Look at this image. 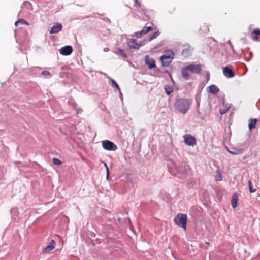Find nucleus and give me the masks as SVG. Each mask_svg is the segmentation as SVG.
<instances>
[{
    "mask_svg": "<svg viewBox=\"0 0 260 260\" xmlns=\"http://www.w3.org/2000/svg\"><path fill=\"white\" fill-rule=\"evenodd\" d=\"M110 80L111 82V85L113 87H115L117 89H118L119 91L120 94L121 95H122V93L120 91V87H119V85H118V84L116 83V82L112 78H110Z\"/></svg>",
    "mask_w": 260,
    "mask_h": 260,
    "instance_id": "obj_22",
    "label": "nucleus"
},
{
    "mask_svg": "<svg viewBox=\"0 0 260 260\" xmlns=\"http://www.w3.org/2000/svg\"><path fill=\"white\" fill-rule=\"evenodd\" d=\"M59 52L61 54L63 55H69L73 52V48L71 46H66L62 47Z\"/></svg>",
    "mask_w": 260,
    "mask_h": 260,
    "instance_id": "obj_10",
    "label": "nucleus"
},
{
    "mask_svg": "<svg viewBox=\"0 0 260 260\" xmlns=\"http://www.w3.org/2000/svg\"><path fill=\"white\" fill-rule=\"evenodd\" d=\"M209 77H210L209 74V73H208V74H207V76H206V78H207L208 80H209Z\"/></svg>",
    "mask_w": 260,
    "mask_h": 260,
    "instance_id": "obj_39",
    "label": "nucleus"
},
{
    "mask_svg": "<svg viewBox=\"0 0 260 260\" xmlns=\"http://www.w3.org/2000/svg\"><path fill=\"white\" fill-rule=\"evenodd\" d=\"M103 148L108 151H115L117 149V146L112 142L109 140L102 141Z\"/></svg>",
    "mask_w": 260,
    "mask_h": 260,
    "instance_id": "obj_6",
    "label": "nucleus"
},
{
    "mask_svg": "<svg viewBox=\"0 0 260 260\" xmlns=\"http://www.w3.org/2000/svg\"><path fill=\"white\" fill-rule=\"evenodd\" d=\"M238 201V196L234 193L232 197L231 205L233 208H235L237 206V202Z\"/></svg>",
    "mask_w": 260,
    "mask_h": 260,
    "instance_id": "obj_18",
    "label": "nucleus"
},
{
    "mask_svg": "<svg viewBox=\"0 0 260 260\" xmlns=\"http://www.w3.org/2000/svg\"><path fill=\"white\" fill-rule=\"evenodd\" d=\"M109 177V174L106 173V178L107 179H108Z\"/></svg>",
    "mask_w": 260,
    "mask_h": 260,
    "instance_id": "obj_40",
    "label": "nucleus"
},
{
    "mask_svg": "<svg viewBox=\"0 0 260 260\" xmlns=\"http://www.w3.org/2000/svg\"><path fill=\"white\" fill-rule=\"evenodd\" d=\"M52 250H53V249L52 248H51V247H50V246L47 245L43 250V254L47 253L49 252L50 251H51Z\"/></svg>",
    "mask_w": 260,
    "mask_h": 260,
    "instance_id": "obj_28",
    "label": "nucleus"
},
{
    "mask_svg": "<svg viewBox=\"0 0 260 260\" xmlns=\"http://www.w3.org/2000/svg\"><path fill=\"white\" fill-rule=\"evenodd\" d=\"M82 111H83V110L81 109H80V108H79V109H77V113L78 114H81Z\"/></svg>",
    "mask_w": 260,
    "mask_h": 260,
    "instance_id": "obj_37",
    "label": "nucleus"
},
{
    "mask_svg": "<svg viewBox=\"0 0 260 260\" xmlns=\"http://www.w3.org/2000/svg\"><path fill=\"white\" fill-rule=\"evenodd\" d=\"M152 30V27L150 26H145L142 30L140 31L136 32L135 34V36H136L137 38H141L143 36L147 34V33L149 32L150 31Z\"/></svg>",
    "mask_w": 260,
    "mask_h": 260,
    "instance_id": "obj_9",
    "label": "nucleus"
},
{
    "mask_svg": "<svg viewBox=\"0 0 260 260\" xmlns=\"http://www.w3.org/2000/svg\"><path fill=\"white\" fill-rule=\"evenodd\" d=\"M128 46L130 48L138 49H139L141 45L138 44L135 39H131L128 42Z\"/></svg>",
    "mask_w": 260,
    "mask_h": 260,
    "instance_id": "obj_14",
    "label": "nucleus"
},
{
    "mask_svg": "<svg viewBox=\"0 0 260 260\" xmlns=\"http://www.w3.org/2000/svg\"><path fill=\"white\" fill-rule=\"evenodd\" d=\"M248 184V187H249V190L250 192V193L255 192L256 191V189L253 188L252 183L251 181L249 180Z\"/></svg>",
    "mask_w": 260,
    "mask_h": 260,
    "instance_id": "obj_25",
    "label": "nucleus"
},
{
    "mask_svg": "<svg viewBox=\"0 0 260 260\" xmlns=\"http://www.w3.org/2000/svg\"><path fill=\"white\" fill-rule=\"evenodd\" d=\"M175 224L178 226L182 228L184 230L186 229L187 215L185 214L179 213L174 219Z\"/></svg>",
    "mask_w": 260,
    "mask_h": 260,
    "instance_id": "obj_4",
    "label": "nucleus"
},
{
    "mask_svg": "<svg viewBox=\"0 0 260 260\" xmlns=\"http://www.w3.org/2000/svg\"><path fill=\"white\" fill-rule=\"evenodd\" d=\"M225 111H222V112H220V113L221 114H223L224 113H225Z\"/></svg>",
    "mask_w": 260,
    "mask_h": 260,
    "instance_id": "obj_42",
    "label": "nucleus"
},
{
    "mask_svg": "<svg viewBox=\"0 0 260 260\" xmlns=\"http://www.w3.org/2000/svg\"><path fill=\"white\" fill-rule=\"evenodd\" d=\"M201 66H184L181 71L182 76L185 80L189 79L191 74H199L201 72Z\"/></svg>",
    "mask_w": 260,
    "mask_h": 260,
    "instance_id": "obj_2",
    "label": "nucleus"
},
{
    "mask_svg": "<svg viewBox=\"0 0 260 260\" xmlns=\"http://www.w3.org/2000/svg\"><path fill=\"white\" fill-rule=\"evenodd\" d=\"M207 91L215 95L219 91V89L216 85H211L207 88Z\"/></svg>",
    "mask_w": 260,
    "mask_h": 260,
    "instance_id": "obj_15",
    "label": "nucleus"
},
{
    "mask_svg": "<svg viewBox=\"0 0 260 260\" xmlns=\"http://www.w3.org/2000/svg\"><path fill=\"white\" fill-rule=\"evenodd\" d=\"M48 245L50 246L51 248L53 249L55 248V241L54 240L52 239L50 243Z\"/></svg>",
    "mask_w": 260,
    "mask_h": 260,
    "instance_id": "obj_30",
    "label": "nucleus"
},
{
    "mask_svg": "<svg viewBox=\"0 0 260 260\" xmlns=\"http://www.w3.org/2000/svg\"><path fill=\"white\" fill-rule=\"evenodd\" d=\"M41 74L44 76H50V73L48 71H43L41 72Z\"/></svg>",
    "mask_w": 260,
    "mask_h": 260,
    "instance_id": "obj_33",
    "label": "nucleus"
},
{
    "mask_svg": "<svg viewBox=\"0 0 260 260\" xmlns=\"http://www.w3.org/2000/svg\"><path fill=\"white\" fill-rule=\"evenodd\" d=\"M145 61L147 65H155L154 59L148 55L145 57Z\"/></svg>",
    "mask_w": 260,
    "mask_h": 260,
    "instance_id": "obj_19",
    "label": "nucleus"
},
{
    "mask_svg": "<svg viewBox=\"0 0 260 260\" xmlns=\"http://www.w3.org/2000/svg\"><path fill=\"white\" fill-rule=\"evenodd\" d=\"M170 166L173 167L176 171L181 174H186L189 169V166L185 162H174L171 161Z\"/></svg>",
    "mask_w": 260,
    "mask_h": 260,
    "instance_id": "obj_3",
    "label": "nucleus"
},
{
    "mask_svg": "<svg viewBox=\"0 0 260 260\" xmlns=\"http://www.w3.org/2000/svg\"><path fill=\"white\" fill-rule=\"evenodd\" d=\"M215 180L218 181H220L222 180V174L219 170H217L216 171Z\"/></svg>",
    "mask_w": 260,
    "mask_h": 260,
    "instance_id": "obj_23",
    "label": "nucleus"
},
{
    "mask_svg": "<svg viewBox=\"0 0 260 260\" xmlns=\"http://www.w3.org/2000/svg\"><path fill=\"white\" fill-rule=\"evenodd\" d=\"M160 34V32L159 31H157L153 34L149 38V41H151L152 40L156 38Z\"/></svg>",
    "mask_w": 260,
    "mask_h": 260,
    "instance_id": "obj_26",
    "label": "nucleus"
},
{
    "mask_svg": "<svg viewBox=\"0 0 260 260\" xmlns=\"http://www.w3.org/2000/svg\"><path fill=\"white\" fill-rule=\"evenodd\" d=\"M223 73L224 75L229 78H232L235 75L233 70L230 68L229 66H225V67L223 68Z\"/></svg>",
    "mask_w": 260,
    "mask_h": 260,
    "instance_id": "obj_11",
    "label": "nucleus"
},
{
    "mask_svg": "<svg viewBox=\"0 0 260 260\" xmlns=\"http://www.w3.org/2000/svg\"><path fill=\"white\" fill-rule=\"evenodd\" d=\"M191 100L187 99H180L176 101L174 107L180 113L185 114L189 110Z\"/></svg>",
    "mask_w": 260,
    "mask_h": 260,
    "instance_id": "obj_1",
    "label": "nucleus"
},
{
    "mask_svg": "<svg viewBox=\"0 0 260 260\" xmlns=\"http://www.w3.org/2000/svg\"><path fill=\"white\" fill-rule=\"evenodd\" d=\"M48 245L50 246L51 248L53 249L55 248V241L54 240L52 239L50 243Z\"/></svg>",
    "mask_w": 260,
    "mask_h": 260,
    "instance_id": "obj_31",
    "label": "nucleus"
},
{
    "mask_svg": "<svg viewBox=\"0 0 260 260\" xmlns=\"http://www.w3.org/2000/svg\"><path fill=\"white\" fill-rule=\"evenodd\" d=\"M198 117L200 118L202 120H204L205 119L204 117L201 114V112L199 110V109L198 110Z\"/></svg>",
    "mask_w": 260,
    "mask_h": 260,
    "instance_id": "obj_34",
    "label": "nucleus"
},
{
    "mask_svg": "<svg viewBox=\"0 0 260 260\" xmlns=\"http://www.w3.org/2000/svg\"><path fill=\"white\" fill-rule=\"evenodd\" d=\"M229 153L232 155H238L241 154L243 150L242 149H236V148H231L230 150L228 149Z\"/></svg>",
    "mask_w": 260,
    "mask_h": 260,
    "instance_id": "obj_17",
    "label": "nucleus"
},
{
    "mask_svg": "<svg viewBox=\"0 0 260 260\" xmlns=\"http://www.w3.org/2000/svg\"><path fill=\"white\" fill-rule=\"evenodd\" d=\"M165 92H166V93L169 95L171 94V93L173 91V89L171 87L169 86H165Z\"/></svg>",
    "mask_w": 260,
    "mask_h": 260,
    "instance_id": "obj_27",
    "label": "nucleus"
},
{
    "mask_svg": "<svg viewBox=\"0 0 260 260\" xmlns=\"http://www.w3.org/2000/svg\"><path fill=\"white\" fill-rule=\"evenodd\" d=\"M106 173H107V174H109V170L108 167H107V168H106Z\"/></svg>",
    "mask_w": 260,
    "mask_h": 260,
    "instance_id": "obj_38",
    "label": "nucleus"
},
{
    "mask_svg": "<svg viewBox=\"0 0 260 260\" xmlns=\"http://www.w3.org/2000/svg\"><path fill=\"white\" fill-rule=\"evenodd\" d=\"M196 103H197V110L199 109V106H200V101L196 99Z\"/></svg>",
    "mask_w": 260,
    "mask_h": 260,
    "instance_id": "obj_36",
    "label": "nucleus"
},
{
    "mask_svg": "<svg viewBox=\"0 0 260 260\" xmlns=\"http://www.w3.org/2000/svg\"><path fill=\"white\" fill-rule=\"evenodd\" d=\"M174 54L171 50H168L160 57V60L162 65H168L174 58Z\"/></svg>",
    "mask_w": 260,
    "mask_h": 260,
    "instance_id": "obj_5",
    "label": "nucleus"
},
{
    "mask_svg": "<svg viewBox=\"0 0 260 260\" xmlns=\"http://www.w3.org/2000/svg\"><path fill=\"white\" fill-rule=\"evenodd\" d=\"M135 5L134 6L137 8H140L141 4L139 2L138 0H134Z\"/></svg>",
    "mask_w": 260,
    "mask_h": 260,
    "instance_id": "obj_32",
    "label": "nucleus"
},
{
    "mask_svg": "<svg viewBox=\"0 0 260 260\" xmlns=\"http://www.w3.org/2000/svg\"><path fill=\"white\" fill-rule=\"evenodd\" d=\"M251 37L254 41H260V29L256 28L251 32Z\"/></svg>",
    "mask_w": 260,
    "mask_h": 260,
    "instance_id": "obj_12",
    "label": "nucleus"
},
{
    "mask_svg": "<svg viewBox=\"0 0 260 260\" xmlns=\"http://www.w3.org/2000/svg\"><path fill=\"white\" fill-rule=\"evenodd\" d=\"M184 143L188 146H193L196 144V140L195 138L190 135H185L184 136Z\"/></svg>",
    "mask_w": 260,
    "mask_h": 260,
    "instance_id": "obj_7",
    "label": "nucleus"
},
{
    "mask_svg": "<svg viewBox=\"0 0 260 260\" xmlns=\"http://www.w3.org/2000/svg\"><path fill=\"white\" fill-rule=\"evenodd\" d=\"M104 167H105L106 168L107 167H108L107 166V164L106 162H104Z\"/></svg>",
    "mask_w": 260,
    "mask_h": 260,
    "instance_id": "obj_41",
    "label": "nucleus"
},
{
    "mask_svg": "<svg viewBox=\"0 0 260 260\" xmlns=\"http://www.w3.org/2000/svg\"><path fill=\"white\" fill-rule=\"evenodd\" d=\"M53 162L55 165L60 166L61 164V162L60 160L57 158H54L53 159Z\"/></svg>",
    "mask_w": 260,
    "mask_h": 260,
    "instance_id": "obj_29",
    "label": "nucleus"
},
{
    "mask_svg": "<svg viewBox=\"0 0 260 260\" xmlns=\"http://www.w3.org/2000/svg\"><path fill=\"white\" fill-rule=\"evenodd\" d=\"M191 52V47L189 46H184V48L182 50V54L185 57H187L190 54Z\"/></svg>",
    "mask_w": 260,
    "mask_h": 260,
    "instance_id": "obj_16",
    "label": "nucleus"
},
{
    "mask_svg": "<svg viewBox=\"0 0 260 260\" xmlns=\"http://www.w3.org/2000/svg\"><path fill=\"white\" fill-rule=\"evenodd\" d=\"M198 117L200 118L202 120H204L205 119L204 117L201 114V112L199 110V109L198 110Z\"/></svg>",
    "mask_w": 260,
    "mask_h": 260,
    "instance_id": "obj_35",
    "label": "nucleus"
},
{
    "mask_svg": "<svg viewBox=\"0 0 260 260\" xmlns=\"http://www.w3.org/2000/svg\"><path fill=\"white\" fill-rule=\"evenodd\" d=\"M146 73L151 76H158L160 71L157 66H148V68L146 69Z\"/></svg>",
    "mask_w": 260,
    "mask_h": 260,
    "instance_id": "obj_8",
    "label": "nucleus"
},
{
    "mask_svg": "<svg viewBox=\"0 0 260 260\" xmlns=\"http://www.w3.org/2000/svg\"><path fill=\"white\" fill-rule=\"evenodd\" d=\"M19 24H26L27 25H29V23L27 21L22 19H20L18 21H17L15 22V25L16 26H18Z\"/></svg>",
    "mask_w": 260,
    "mask_h": 260,
    "instance_id": "obj_24",
    "label": "nucleus"
},
{
    "mask_svg": "<svg viewBox=\"0 0 260 260\" xmlns=\"http://www.w3.org/2000/svg\"><path fill=\"white\" fill-rule=\"evenodd\" d=\"M116 53L124 58L126 57V54L125 53L123 50L118 48L116 51Z\"/></svg>",
    "mask_w": 260,
    "mask_h": 260,
    "instance_id": "obj_21",
    "label": "nucleus"
},
{
    "mask_svg": "<svg viewBox=\"0 0 260 260\" xmlns=\"http://www.w3.org/2000/svg\"><path fill=\"white\" fill-rule=\"evenodd\" d=\"M256 122V119H252L250 120V122H249L248 125L249 130L251 131L252 129L255 128Z\"/></svg>",
    "mask_w": 260,
    "mask_h": 260,
    "instance_id": "obj_20",
    "label": "nucleus"
},
{
    "mask_svg": "<svg viewBox=\"0 0 260 260\" xmlns=\"http://www.w3.org/2000/svg\"><path fill=\"white\" fill-rule=\"evenodd\" d=\"M62 26L60 23H55L51 28L49 32L51 34L59 32L62 29Z\"/></svg>",
    "mask_w": 260,
    "mask_h": 260,
    "instance_id": "obj_13",
    "label": "nucleus"
}]
</instances>
